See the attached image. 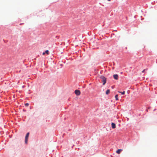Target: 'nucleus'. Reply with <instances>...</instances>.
I'll return each mask as SVG.
<instances>
[{"label": "nucleus", "instance_id": "nucleus-1", "mask_svg": "<svg viewBox=\"0 0 157 157\" xmlns=\"http://www.w3.org/2000/svg\"><path fill=\"white\" fill-rule=\"evenodd\" d=\"M100 78L102 79V81L103 82V85H105L106 81V78L103 76H101Z\"/></svg>", "mask_w": 157, "mask_h": 157}, {"label": "nucleus", "instance_id": "nucleus-2", "mask_svg": "<svg viewBox=\"0 0 157 157\" xmlns=\"http://www.w3.org/2000/svg\"><path fill=\"white\" fill-rule=\"evenodd\" d=\"M29 132H28L26 135V136L25 137V143L26 144H27V143L28 139V137H29Z\"/></svg>", "mask_w": 157, "mask_h": 157}, {"label": "nucleus", "instance_id": "nucleus-3", "mask_svg": "<svg viewBox=\"0 0 157 157\" xmlns=\"http://www.w3.org/2000/svg\"><path fill=\"white\" fill-rule=\"evenodd\" d=\"M75 93L76 95L78 96L80 94L81 92L80 91L78 90H75Z\"/></svg>", "mask_w": 157, "mask_h": 157}, {"label": "nucleus", "instance_id": "nucleus-4", "mask_svg": "<svg viewBox=\"0 0 157 157\" xmlns=\"http://www.w3.org/2000/svg\"><path fill=\"white\" fill-rule=\"evenodd\" d=\"M113 77L115 79L117 80L118 79V75L117 74L114 75H113Z\"/></svg>", "mask_w": 157, "mask_h": 157}, {"label": "nucleus", "instance_id": "nucleus-5", "mask_svg": "<svg viewBox=\"0 0 157 157\" xmlns=\"http://www.w3.org/2000/svg\"><path fill=\"white\" fill-rule=\"evenodd\" d=\"M111 125L112 128H116V124L114 123H112Z\"/></svg>", "mask_w": 157, "mask_h": 157}, {"label": "nucleus", "instance_id": "nucleus-6", "mask_svg": "<svg viewBox=\"0 0 157 157\" xmlns=\"http://www.w3.org/2000/svg\"><path fill=\"white\" fill-rule=\"evenodd\" d=\"M122 151V149H118V150H117L116 151V152L118 154H119L121 151Z\"/></svg>", "mask_w": 157, "mask_h": 157}, {"label": "nucleus", "instance_id": "nucleus-7", "mask_svg": "<svg viewBox=\"0 0 157 157\" xmlns=\"http://www.w3.org/2000/svg\"><path fill=\"white\" fill-rule=\"evenodd\" d=\"M110 92V90L108 89V90H107L106 92V94H108Z\"/></svg>", "mask_w": 157, "mask_h": 157}, {"label": "nucleus", "instance_id": "nucleus-8", "mask_svg": "<svg viewBox=\"0 0 157 157\" xmlns=\"http://www.w3.org/2000/svg\"><path fill=\"white\" fill-rule=\"evenodd\" d=\"M115 98L116 100H118V95L117 94L115 96Z\"/></svg>", "mask_w": 157, "mask_h": 157}, {"label": "nucleus", "instance_id": "nucleus-9", "mask_svg": "<svg viewBox=\"0 0 157 157\" xmlns=\"http://www.w3.org/2000/svg\"><path fill=\"white\" fill-rule=\"evenodd\" d=\"M119 93H121L122 94L124 95L125 94V91H123V92H120V91H118Z\"/></svg>", "mask_w": 157, "mask_h": 157}, {"label": "nucleus", "instance_id": "nucleus-10", "mask_svg": "<svg viewBox=\"0 0 157 157\" xmlns=\"http://www.w3.org/2000/svg\"><path fill=\"white\" fill-rule=\"evenodd\" d=\"M45 53L47 54V55H48L49 54V51L48 50H47L45 51Z\"/></svg>", "mask_w": 157, "mask_h": 157}, {"label": "nucleus", "instance_id": "nucleus-11", "mask_svg": "<svg viewBox=\"0 0 157 157\" xmlns=\"http://www.w3.org/2000/svg\"><path fill=\"white\" fill-rule=\"evenodd\" d=\"M29 105V103H25V105L26 106H28Z\"/></svg>", "mask_w": 157, "mask_h": 157}, {"label": "nucleus", "instance_id": "nucleus-12", "mask_svg": "<svg viewBox=\"0 0 157 157\" xmlns=\"http://www.w3.org/2000/svg\"><path fill=\"white\" fill-rule=\"evenodd\" d=\"M146 70V69H144V70L142 71V72H143V73L145 71V70Z\"/></svg>", "mask_w": 157, "mask_h": 157}, {"label": "nucleus", "instance_id": "nucleus-13", "mask_svg": "<svg viewBox=\"0 0 157 157\" xmlns=\"http://www.w3.org/2000/svg\"><path fill=\"white\" fill-rule=\"evenodd\" d=\"M45 54V52H44L42 54H43V55H44Z\"/></svg>", "mask_w": 157, "mask_h": 157}, {"label": "nucleus", "instance_id": "nucleus-14", "mask_svg": "<svg viewBox=\"0 0 157 157\" xmlns=\"http://www.w3.org/2000/svg\"><path fill=\"white\" fill-rule=\"evenodd\" d=\"M108 1H110L111 0H108Z\"/></svg>", "mask_w": 157, "mask_h": 157}]
</instances>
